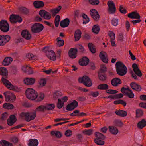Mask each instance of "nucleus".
Masks as SVG:
<instances>
[{
    "instance_id": "nucleus-29",
    "label": "nucleus",
    "mask_w": 146,
    "mask_h": 146,
    "mask_svg": "<svg viewBox=\"0 0 146 146\" xmlns=\"http://www.w3.org/2000/svg\"><path fill=\"white\" fill-rule=\"evenodd\" d=\"M137 126L139 129H142L146 126V121L145 119H142L138 122Z\"/></svg>"
},
{
    "instance_id": "nucleus-54",
    "label": "nucleus",
    "mask_w": 146,
    "mask_h": 146,
    "mask_svg": "<svg viewBox=\"0 0 146 146\" xmlns=\"http://www.w3.org/2000/svg\"><path fill=\"white\" fill-rule=\"evenodd\" d=\"M125 94L130 98H133L134 97V94L132 90H131V91H130L129 92H127L125 93Z\"/></svg>"
},
{
    "instance_id": "nucleus-57",
    "label": "nucleus",
    "mask_w": 146,
    "mask_h": 146,
    "mask_svg": "<svg viewBox=\"0 0 146 146\" xmlns=\"http://www.w3.org/2000/svg\"><path fill=\"white\" fill-rule=\"evenodd\" d=\"M46 83V80L45 78L41 79L40 81L39 84L41 87L44 86Z\"/></svg>"
},
{
    "instance_id": "nucleus-55",
    "label": "nucleus",
    "mask_w": 146,
    "mask_h": 146,
    "mask_svg": "<svg viewBox=\"0 0 146 146\" xmlns=\"http://www.w3.org/2000/svg\"><path fill=\"white\" fill-rule=\"evenodd\" d=\"M89 3L93 5H98L99 3V0H89Z\"/></svg>"
},
{
    "instance_id": "nucleus-6",
    "label": "nucleus",
    "mask_w": 146,
    "mask_h": 146,
    "mask_svg": "<svg viewBox=\"0 0 146 146\" xmlns=\"http://www.w3.org/2000/svg\"><path fill=\"white\" fill-rule=\"evenodd\" d=\"M127 16L129 18L133 19H137L138 20H134L131 21V22H132L134 25L137 23H139L141 21L140 19L141 18V16L136 11L132 12L128 14Z\"/></svg>"
},
{
    "instance_id": "nucleus-27",
    "label": "nucleus",
    "mask_w": 146,
    "mask_h": 146,
    "mask_svg": "<svg viewBox=\"0 0 146 146\" xmlns=\"http://www.w3.org/2000/svg\"><path fill=\"white\" fill-rule=\"evenodd\" d=\"M35 79L32 78H26L24 80V83L27 85H33L35 82Z\"/></svg>"
},
{
    "instance_id": "nucleus-59",
    "label": "nucleus",
    "mask_w": 146,
    "mask_h": 146,
    "mask_svg": "<svg viewBox=\"0 0 146 146\" xmlns=\"http://www.w3.org/2000/svg\"><path fill=\"white\" fill-rule=\"evenodd\" d=\"M70 103L67 105L66 107V109L68 111H72L74 110L75 108Z\"/></svg>"
},
{
    "instance_id": "nucleus-24",
    "label": "nucleus",
    "mask_w": 146,
    "mask_h": 146,
    "mask_svg": "<svg viewBox=\"0 0 146 146\" xmlns=\"http://www.w3.org/2000/svg\"><path fill=\"white\" fill-rule=\"evenodd\" d=\"M33 4L35 7L37 8H42L44 5L43 2L40 1H35L33 2Z\"/></svg>"
},
{
    "instance_id": "nucleus-3",
    "label": "nucleus",
    "mask_w": 146,
    "mask_h": 146,
    "mask_svg": "<svg viewBox=\"0 0 146 146\" xmlns=\"http://www.w3.org/2000/svg\"><path fill=\"white\" fill-rule=\"evenodd\" d=\"M25 94L27 98L31 100H35L38 96L37 92L31 88H27L25 91Z\"/></svg>"
},
{
    "instance_id": "nucleus-1",
    "label": "nucleus",
    "mask_w": 146,
    "mask_h": 146,
    "mask_svg": "<svg viewBox=\"0 0 146 146\" xmlns=\"http://www.w3.org/2000/svg\"><path fill=\"white\" fill-rule=\"evenodd\" d=\"M45 106L40 105L38 107L36 110H34L32 112H22L20 114V116L23 118H24L27 122H29L31 120L34 119L36 116V111L44 112L46 110Z\"/></svg>"
},
{
    "instance_id": "nucleus-22",
    "label": "nucleus",
    "mask_w": 146,
    "mask_h": 146,
    "mask_svg": "<svg viewBox=\"0 0 146 146\" xmlns=\"http://www.w3.org/2000/svg\"><path fill=\"white\" fill-rule=\"evenodd\" d=\"M17 119L14 115H11L7 121V123L9 125H12L16 121Z\"/></svg>"
},
{
    "instance_id": "nucleus-51",
    "label": "nucleus",
    "mask_w": 146,
    "mask_h": 146,
    "mask_svg": "<svg viewBox=\"0 0 146 146\" xmlns=\"http://www.w3.org/2000/svg\"><path fill=\"white\" fill-rule=\"evenodd\" d=\"M93 130L92 129L85 130L83 131V133L84 134L90 136L93 133Z\"/></svg>"
},
{
    "instance_id": "nucleus-17",
    "label": "nucleus",
    "mask_w": 146,
    "mask_h": 146,
    "mask_svg": "<svg viewBox=\"0 0 146 146\" xmlns=\"http://www.w3.org/2000/svg\"><path fill=\"white\" fill-rule=\"evenodd\" d=\"M77 52L78 50L77 48H71L68 52L69 56L72 59L75 58L77 56Z\"/></svg>"
},
{
    "instance_id": "nucleus-12",
    "label": "nucleus",
    "mask_w": 146,
    "mask_h": 146,
    "mask_svg": "<svg viewBox=\"0 0 146 146\" xmlns=\"http://www.w3.org/2000/svg\"><path fill=\"white\" fill-rule=\"evenodd\" d=\"M9 25L6 20H2L0 21V29L2 32H7L9 31Z\"/></svg>"
},
{
    "instance_id": "nucleus-38",
    "label": "nucleus",
    "mask_w": 146,
    "mask_h": 146,
    "mask_svg": "<svg viewBox=\"0 0 146 146\" xmlns=\"http://www.w3.org/2000/svg\"><path fill=\"white\" fill-rule=\"evenodd\" d=\"M98 76L99 79L102 81H106L107 79V77L105 73H98Z\"/></svg>"
},
{
    "instance_id": "nucleus-61",
    "label": "nucleus",
    "mask_w": 146,
    "mask_h": 146,
    "mask_svg": "<svg viewBox=\"0 0 146 146\" xmlns=\"http://www.w3.org/2000/svg\"><path fill=\"white\" fill-rule=\"evenodd\" d=\"M8 116L7 113L5 112L2 114L1 119L2 120H5L6 119Z\"/></svg>"
},
{
    "instance_id": "nucleus-20",
    "label": "nucleus",
    "mask_w": 146,
    "mask_h": 146,
    "mask_svg": "<svg viewBox=\"0 0 146 146\" xmlns=\"http://www.w3.org/2000/svg\"><path fill=\"white\" fill-rule=\"evenodd\" d=\"M99 56L103 62L105 63H108V60L106 52L103 51L101 52L99 54Z\"/></svg>"
},
{
    "instance_id": "nucleus-9",
    "label": "nucleus",
    "mask_w": 146,
    "mask_h": 146,
    "mask_svg": "<svg viewBox=\"0 0 146 146\" xmlns=\"http://www.w3.org/2000/svg\"><path fill=\"white\" fill-rule=\"evenodd\" d=\"M132 68L135 74H132L131 77L135 80H137V78L136 75L139 77H141L142 75L141 71L139 68L138 65L135 63H133V64Z\"/></svg>"
},
{
    "instance_id": "nucleus-52",
    "label": "nucleus",
    "mask_w": 146,
    "mask_h": 146,
    "mask_svg": "<svg viewBox=\"0 0 146 146\" xmlns=\"http://www.w3.org/2000/svg\"><path fill=\"white\" fill-rule=\"evenodd\" d=\"M107 70L106 67L104 65H101L99 71L98 72L99 73H105Z\"/></svg>"
},
{
    "instance_id": "nucleus-32",
    "label": "nucleus",
    "mask_w": 146,
    "mask_h": 146,
    "mask_svg": "<svg viewBox=\"0 0 146 146\" xmlns=\"http://www.w3.org/2000/svg\"><path fill=\"white\" fill-rule=\"evenodd\" d=\"M81 32L79 29H78L75 32L74 36L75 41H78L81 38Z\"/></svg>"
},
{
    "instance_id": "nucleus-4",
    "label": "nucleus",
    "mask_w": 146,
    "mask_h": 146,
    "mask_svg": "<svg viewBox=\"0 0 146 146\" xmlns=\"http://www.w3.org/2000/svg\"><path fill=\"white\" fill-rule=\"evenodd\" d=\"M95 135L96 138L94 139V142L97 145H103L105 144L104 140L106 137L101 133L96 132Z\"/></svg>"
},
{
    "instance_id": "nucleus-48",
    "label": "nucleus",
    "mask_w": 146,
    "mask_h": 146,
    "mask_svg": "<svg viewBox=\"0 0 146 146\" xmlns=\"http://www.w3.org/2000/svg\"><path fill=\"white\" fill-rule=\"evenodd\" d=\"M45 106L46 107V110H53L55 107V105L53 104H46Z\"/></svg>"
},
{
    "instance_id": "nucleus-42",
    "label": "nucleus",
    "mask_w": 146,
    "mask_h": 146,
    "mask_svg": "<svg viewBox=\"0 0 146 146\" xmlns=\"http://www.w3.org/2000/svg\"><path fill=\"white\" fill-rule=\"evenodd\" d=\"M143 111L139 109H137L136 110V118H138L142 116L143 115Z\"/></svg>"
},
{
    "instance_id": "nucleus-26",
    "label": "nucleus",
    "mask_w": 146,
    "mask_h": 146,
    "mask_svg": "<svg viewBox=\"0 0 146 146\" xmlns=\"http://www.w3.org/2000/svg\"><path fill=\"white\" fill-rule=\"evenodd\" d=\"M70 21L68 18L62 20L60 22V26L62 27L65 28L67 27L69 25Z\"/></svg>"
},
{
    "instance_id": "nucleus-7",
    "label": "nucleus",
    "mask_w": 146,
    "mask_h": 146,
    "mask_svg": "<svg viewBox=\"0 0 146 146\" xmlns=\"http://www.w3.org/2000/svg\"><path fill=\"white\" fill-rule=\"evenodd\" d=\"M78 80L80 83H83L86 87H90L92 85V81L88 76H84L82 78L80 77Z\"/></svg>"
},
{
    "instance_id": "nucleus-60",
    "label": "nucleus",
    "mask_w": 146,
    "mask_h": 146,
    "mask_svg": "<svg viewBox=\"0 0 146 146\" xmlns=\"http://www.w3.org/2000/svg\"><path fill=\"white\" fill-rule=\"evenodd\" d=\"M119 10L121 13L125 14L127 13L126 10L125 9H124L122 5H120L119 6Z\"/></svg>"
},
{
    "instance_id": "nucleus-18",
    "label": "nucleus",
    "mask_w": 146,
    "mask_h": 146,
    "mask_svg": "<svg viewBox=\"0 0 146 146\" xmlns=\"http://www.w3.org/2000/svg\"><path fill=\"white\" fill-rule=\"evenodd\" d=\"M89 62V58L86 56H84L79 60L78 63L80 65L84 66L87 65Z\"/></svg>"
},
{
    "instance_id": "nucleus-35",
    "label": "nucleus",
    "mask_w": 146,
    "mask_h": 146,
    "mask_svg": "<svg viewBox=\"0 0 146 146\" xmlns=\"http://www.w3.org/2000/svg\"><path fill=\"white\" fill-rule=\"evenodd\" d=\"M108 88V85L105 84H101L98 85L97 86V88L100 90H107Z\"/></svg>"
},
{
    "instance_id": "nucleus-46",
    "label": "nucleus",
    "mask_w": 146,
    "mask_h": 146,
    "mask_svg": "<svg viewBox=\"0 0 146 146\" xmlns=\"http://www.w3.org/2000/svg\"><path fill=\"white\" fill-rule=\"evenodd\" d=\"M60 20V16L59 15H57L55 17L54 20L55 25L56 27L58 26Z\"/></svg>"
},
{
    "instance_id": "nucleus-8",
    "label": "nucleus",
    "mask_w": 146,
    "mask_h": 146,
    "mask_svg": "<svg viewBox=\"0 0 146 146\" xmlns=\"http://www.w3.org/2000/svg\"><path fill=\"white\" fill-rule=\"evenodd\" d=\"M0 75L2 76L1 81L4 84L7 82H9V81L7 79L8 78V71L6 68H0Z\"/></svg>"
},
{
    "instance_id": "nucleus-39",
    "label": "nucleus",
    "mask_w": 146,
    "mask_h": 146,
    "mask_svg": "<svg viewBox=\"0 0 146 146\" xmlns=\"http://www.w3.org/2000/svg\"><path fill=\"white\" fill-rule=\"evenodd\" d=\"M100 28L98 25H95L92 27V32L94 33L98 34L99 32Z\"/></svg>"
},
{
    "instance_id": "nucleus-28",
    "label": "nucleus",
    "mask_w": 146,
    "mask_h": 146,
    "mask_svg": "<svg viewBox=\"0 0 146 146\" xmlns=\"http://www.w3.org/2000/svg\"><path fill=\"white\" fill-rule=\"evenodd\" d=\"M115 113L118 116L121 117H125L127 115L126 111L123 110H117Z\"/></svg>"
},
{
    "instance_id": "nucleus-31",
    "label": "nucleus",
    "mask_w": 146,
    "mask_h": 146,
    "mask_svg": "<svg viewBox=\"0 0 146 146\" xmlns=\"http://www.w3.org/2000/svg\"><path fill=\"white\" fill-rule=\"evenodd\" d=\"M13 60L12 58L11 57H6L2 62V64L4 66H7Z\"/></svg>"
},
{
    "instance_id": "nucleus-49",
    "label": "nucleus",
    "mask_w": 146,
    "mask_h": 146,
    "mask_svg": "<svg viewBox=\"0 0 146 146\" xmlns=\"http://www.w3.org/2000/svg\"><path fill=\"white\" fill-rule=\"evenodd\" d=\"M17 17V15L12 14L10 15L9 19L10 22L14 23H16V19Z\"/></svg>"
},
{
    "instance_id": "nucleus-47",
    "label": "nucleus",
    "mask_w": 146,
    "mask_h": 146,
    "mask_svg": "<svg viewBox=\"0 0 146 146\" xmlns=\"http://www.w3.org/2000/svg\"><path fill=\"white\" fill-rule=\"evenodd\" d=\"M114 123L115 126L119 127H121L123 125V122L119 120H115Z\"/></svg>"
},
{
    "instance_id": "nucleus-45",
    "label": "nucleus",
    "mask_w": 146,
    "mask_h": 146,
    "mask_svg": "<svg viewBox=\"0 0 146 146\" xmlns=\"http://www.w3.org/2000/svg\"><path fill=\"white\" fill-rule=\"evenodd\" d=\"M88 46L89 49L90 50L92 53H94L96 52V49L94 47V46H93V44L92 43H89L88 44Z\"/></svg>"
},
{
    "instance_id": "nucleus-40",
    "label": "nucleus",
    "mask_w": 146,
    "mask_h": 146,
    "mask_svg": "<svg viewBox=\"0 0 146 146\" xmlns=\"http://www.w3.org/2000/svg\"><path fill=\"white\" fill-rule=\"evenodd\" d=\"M0 144L3 146H13L12 143L5 140L1 141Z\"/></svg>"
},
{
    "instance_id": "nucleus-64",
    "label": "nucleus",
    "mask_w": 146,
    "mask_h": 146,
    "mask_svg": "<svg viewBox=\"0 0 146 146\" xmlns=\"http://www.w3.org/2000/svg\"><path fill=\"white\" fill-rule=\"evenodd\" d=\"M111 40H114L115 38V35L113 32H111L109 34Z\"/></svg>"
},
{
    "instance_id": "nucleus-58",
    "label": "nucleus",
    "mask_w": 146,
    "mask_h": 146,
    "mask_svg": "<svg viewBox=\"0 0 146 146\" xmlns=\"http://www.w3.org/2000/svg\"><path fill=\"white\" fill-rule=\"evenodd\" d=\"M106 93L110 94H114L118 93V91L116 90L112 89L107 90L106 91Z\"/></svg>"
},
{
    "instance_id": "nucleus-11",
    "label": "nucleus",
    "mask_w": 146,
    "mask_h": 146,
    "mask_svg": "<svg viewBox=\"0 0 146 146\" xmlns=\"http://www.w3.org/2000/svg\"><path fill=\"white\" fill-rule=\"evenodd\" d=\"M5 100L7 102H13L15 100L16 97L10 91H7L4 93Z\"/></svg>"
},
{
    "instance_id": "nucleus-56",
    "label": "nucleus",
    "mask_w": 146,
    "mask_h": 146,
    "mask_svg": "<svg viewBox=\"0 0 146 146\" xmlns=\"http://www.w3.org/2000/svg\"><path fill=\"white\" fill-rule=\"evenodd\" d=\"M26 57L29 60H33L34 59L35 56L32 53H28L26 56Z\"/></svg>"
},
{
    "instance_id": "nucleus-23",
    "label": "nucleus",
    "mask_w": 146,
    "mask_h": 146,
    "mask_svg": "<svg viewBox=\"0 0 146 146\" xmlns=\"http://www.w3.org/2000/svg\"><path fill=\"white\" fill-rule=\"evenodd\" d=\"M22 36L26 40H30L31 38V34L26 30L23 31L21 33Z\"/></svg>"
},
{
    "instance_id": "nucleus-14",
    "label": "nucleus",
    "mask_w": 146,
    "mask_h": 146,
    "mask_svg": "<svg viewBox=\"0 0 146 146\" xmlns=\"http://www.w3.org/2000/svg\"><path fill=\"white\" fill-rule=\"evenodd\" d=\"M108 11L110 14H114L116 11L115 5L113 1H109L108 2Z\"/></svg>"
},
{
    "instance_id": "nucleus-30",
    "label": "nucleus",
    "mask_w": 146,
    "mask_h": 146,
    "mask_svg": "<svg viewBox=\"0 0 146 146\" xmlns=\"http://www.w3.org/2000/svg\"><path fill=\"white\" fill-rule=\"evenodd\" d=\"M29 142L28 144V146H37L38 143V141L35 139H29Z\"/></svg>"
},
{
    "instance_id": "nucleus-33",
    "label": "nucleus",
    "mask_w": 146,
    "mask_h": 146,
    "mask_svg": "<svg viewBox=\"0 0 146 146\" xmlns=\"http://www.w3.org/2000/svg\"><path fill=\"white\" fill-rule=\"evenodd\" d=\"M108 128L110 133L116 135L118 132L117 129L115 127L109 126Z\"/></svg>"
},
{
    "instance_id": "nucleus-41",
    "label": "nucleus",
    "mask_w": 146,
    "mask_h": 146,
    "mask_svg": "<svg viewBox=\"0 0 146 146\" xmlns=\"http://www.w3.org/2000/svg\"><path fill=\"white\" fill-rule=\"evenodd\" d=\"M3 108L5 109L11 110L14 108V106L12 104L9 103H5L3 104Z\"/></svg>"
},
{
    "instance_id": "nucleus-15",
    "label": "nucleus",
    "mask_w": 146,
    "mask_h": 146,
    "mask_svg": "<svg viewBox=\"0 0 146 146\" xmlns=\"http://www.w3.org/2000/svg\"><path fill=\"white\" fill-rule=\"evenodd\" d=\"M39 14L41 17L46 19L49 20L51 17L50 13L44 10H40L39 11Z\"/></svg>"
},
{
    "instance_id": "nucleus-43",
    "label": "nucleus",
    "mask_w": 146,
    "mask_h": 146,
    "mask_svg": "<svg viewBox=\"0 0 146 146\" xmlns=\"http://www.w3.org/2000/svg\"><path fill=\"white\" fill-rule=\"evenodd\" d=\"M57 45L58 47L63 46L64 44V41L63 40H61L60 37H58L57 38Z\"/></svg>"
},
{
    "instance_id": "nucleus-44",
    "label": "nucleus",
    "mask_w": 146,
    "mask_h": 146,
    "mask_svg": "<svg viewBox=\"0 0 146 146\" xmlns=\"http://www.w3.org/2000/svg\"><path fill=\"white\" fill-rule=\"evenodd\" d=\"M44 95L42 93H39L38 96L36 99V101L37 102H40L44 98Z\"/></svg>"
},
{
    "instance_id": "nucleus-25",
    "label": "nucleus",
    "mask_w": 146,
    "mask_h": 146,
    "mask_svg": "<svg viewBox=\"0 0 146 146\" xmlns=\"http://www.w3.org/2000/svg\"><path fill=\"white\" fill-rule=\"evenodd\" d=\"M122 83V81L120 79L118 78H114L112 79L111 81V84L114 86H117L118 84H120Z\"/></svg>"
},
{
    "instance_id": "nucleus-36",
    "label": "nucleus",
    "mask_w": 146,
    "mask_h": 146,
    "mask_svg": "<svg viewBox=\"0 0 146 146\" xmlns=\"http://www.w3.org/2000/svg\"><path fill=\"white\" fill-rule=\"evenodd\" d=\"M50 134L52 136L55 135L56 137L58 138H60L62 136L61 132L58 131H52L51 132Z\"/></svg>"
},
{
    "instance_id": "nucleus-21",
    "label": "nucleus",
    "mask_w": 146,
    "mask_h": 146,
    "mask_svg": "<svg viewBox=\"0 0 146 146\" xmlns=\"http://www.w3.org/2000/svg\"><path fill=\"white\" fill-rule=\"evenodd\" d=\"M131 87L135 90L139 92L141 91L142 87L141 86L135 82H132L130 84Z\"/></svg>"
},
{
    "instance_id": "nucleus-34",
    "label": "nucleus",
    "mask_w": 146,
    "mask_h": 146,
    "mask_svg": "<svg viewBox=\"0 0 146 146\" xmlns=\"http://www.w3.org/2000/svg\"><path fill=\"white\" fill-rule=\"evenodd\" d=\"M20 12L26 15L29 13V10L26 7H21L19 8Z\"/></svg>"
},
{
    "instance_id": "nucleus-16",
    "label": "nucleus",
    "mask_w": 146,
    "mask_h": 146,
    "mask_svg": "<svg viewBox=\"0 0 146 146\" xmlns=\"http://www.w3.org/2000/svg\"><path fill=\"white\" fill-rule=\"evenodd\" d=\"M90 13L94 21H96L99 20L100 15L96 10L94 9L91 10L90 11Z\"/></svg>"
},
{
    "instance_id": "nucleus-50",
    "label": "nucleus",
    "mask_w": 146,
    "mask_h": 146,
    "mask_svg": "<svg viewBox=\"0 0 146 146\" xmlns=\"http://www.w3.org/2000/svg\"><path fill=\"white\" fill-rule=\"evenodd\" d=\"M80 111L79 110H76L73 111V113L75 114H77V116H84L87 115V113L81 112L79 113Z\"/></svg>"
},
{
    "instance_id": "nucleus-37",
    "label": "nucleus",
    "mask_w": 146,
    "mask_h": 146,
    "mask_svg": "<svg viewBox=\"0 0 146 146\" xmlns=\"http://www.w3.org/2000/svg\"><path fill=\"white\" fill-rule=\"evenodd\" d=\"M23 70L24 72L29 74H31L33 73V71L32 68L30 67L27 66L25 68H23Z\"/></svg>"
},
{
    "instance_id": "nucleus-5",
    "label": "nucleus",
    "mask_w": 146,
    "mask_h": 146,
    "mask_svg": "<svg viewBox=\"0 0 146 146\" xmlns=\"http://www.w3.org/2000/svg\"><path fill=\"white\" fill-rule=\"evenodd\" d=\"M46 54V56L50 60L54 61L56 59V56L55 53L54 51L50 49L48 46L45 47L43 48Z\"/></svg>"
},
{
    "instance_id": "nucleus-63",
    "label": "nucleus",
    "mask_w": 146,
    "mask_h": 146,
    "mask_svg": "<svg viewBox=\"0 0 146 146\" xmlns=\"http://www.w3.org/2000/svg\"><path fill=\"white\" fill-rule=\"evenodd\" d=\"M78 49L79 51L81 53H83L84 51V47L82 45L79 44L78 45Z\"/></svg>"
},
{
    "instance_id": "nucleus-53",
    "label": "nucleus",
    "mask_w": 146,
    "mask_h": 146,
    "mask_svg": "<svg viewBox=\"0 0 146 146\" xmlns=\"http://www.w3.org/2000/svg\"><path fill=\"white\" fill-rule=\"evenodd\" d=\"M64 104V102L61 101L60 99H58V102L57 104V107L59 109L61 108L63 106Z\"/></svg>"
},
{
    "instance_id": "nucleus-19",
    "label": "nucleus",
    "mask_w": 146,
    "mask_h": 146,
    "mask_svg": "<svg viewBox=\"0 0 146 146\" xmlns=\"http://www.w3.org/2000/svg\"><path fill=\"white\" fill-rule=\"evenodd\" d=\"M4 85L10 90H14L17 92H19L20 91L19 88L17 87L14 86L9 81V82L6 83Z\"/></svg>"
},
{
    "instance_id": "nucleus-62",
    "label": "nucleus",
    "mask_w": 146,
    "mask_h": 146,
    "mask_svg": "<svg viewBox=\"0 0 146 146\" xmlns=\"http://www.w3.org/2000/svg\"><path fill=\"white\" fill-rule=\"evenodd\" d=\"M65 135L66 137H70L72 135V131L70 130H66L65 133Z\"/></svg>"
},
{
    "instance_id": "nucleus-10",
    "label": "nucleus",
    "mask_w": 146,
    "mask_h": 146,
    "mask_svg": "<svg viewBox=\"0 0 146 146\" xmlns=\"http://www.w3.org/2000/svg\"><path fill=\"white\" fill-rule=\"evenodd\" d=\"M44 28L42 24L39 23H36L32 25L31 30L33 33H38L41 32L44 29Z\"/></svg>"
},
{
    "instance_id": "nucleus-13",
    "label": "nucleus",
    "mask_w": 146,
    "mask_h": 146,
    "mask_svg": "<svg viewBox=\"0 0 146 146\" xmlns=\"http://www.w3.org/2000/svg\"><path fill=\"white\" fill-rule=\"evenodd\" d=\"M11 38V37L8 35H0V46L5 45L9 42Z\"/></svg>"
},
{
    "instance_id": "nucleus-2",
    "label": "nucleus",
    "mask_w": 146,
    "mask_h": 146,
    "mask_svg": "<svg viewBox=\"0 0 146 146\" xmlns=\"http://www.w3.org/2000/svg\"><path fill=\"white\" fill-rule=\"evenodd\" d=\"M117 73L120 76L125 75L127 72V68L121 62L118 61L115 64Z\"/></svg>"
}]
</instances>
